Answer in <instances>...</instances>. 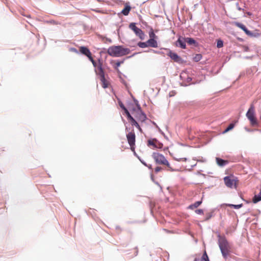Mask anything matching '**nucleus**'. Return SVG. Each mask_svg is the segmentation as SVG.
Masks as SVG:
<instances>
[{
    "label": "nucleus",
    "instance_id": "f257e3e1",
    "mask_svg": "<svg viewBox=\"0 0 261 261\" xmlns=\"http://www.w3.org/2000/svg\"><path fill=\"white\" fill-rule=\"evenodd\" d=\"M107 52L111 56L118 57L128 55L130 50L121 46H113L108 48Z\"/></svg>",
    "mask_w": 261,
    "mask_h": 261
},
{
    "label": "nucleus",
    "instance_id": "f03ea898",
    "mask_svg": "<svg viewBox=\"0 0 261 261\" xmlns=\"http://www.w3.org/2000/svg\"><path fill=\"white\" fill-rule=\"evenodd\" d=\"M219 246L223 256L226 258L230 251V246L227 240L224 238H220L219 240Z\"/></svg>",
    "mask_w": 261,
    "mask_h": 261
},
{
    "label": "nucleus",
    "instance_id": "7ed1b4c3",
    "mask_svg": "<svg viewBox=\"0 0 261 261\" xmlns=\"http://www.w3.org/2000/svg\"><path fill=\"white\" fill-rule=\"evenodd\" d=\"M246 117L250 121V124L252 126L258 125V122L255 116V110L253 105H251L250 106V107L246 113Z\"/></svg>",
    "mask_w": 261,
    "mask_h": 261
},
{
    "label": "nucleus",
    "instance_id": "20e7f679",
    "mask_svg": "<svg viewBox=\"0 0 261 261\" xmlns=\"http://www.w3.org/2000/svg\"><path fill=\"white\" fill-rule=\"evenodd\" d=\"M225 185L230 188H237L238 180L233 176H228L224 178Z\"/></svg>",
    "mask_w": 261,
    "mask_h": 261
},
{
    "label": "nucleus",
    "instance_id": "39448f33",
    "mask_svg": "<svg viewBox=\"0 0 261 261\" xmlns=\"http://www.w3.org/2000/svg\"><path fill=\"white\" fill-rule=\"evenodd\" d=\"M129 28L133 30L135 34L140 38V39L141 40L144 39V33L140 29L136 26L135 23H130L129 25Z\"/></svg>",
    "mask_w": 261,
    "mask_h": 261
},
{
    "label": "nucleus",
    "instance_id": "423d86ee",
    "mask_svg": "<svg viewBox=\"0 0 261 261\" xmlns=\"http://www.w3.org/2000/svg\"><path fill=\"white\" fill-rule=\"evenodd\" d=\"M167 50V55L169 56L173 61L180 63L181 61V58L176 53L172 51L169 49H165Z\"/></svg>",
    "mask_w": 261,
    "mask_h": 261
},
{
    "label": "nucleus",
    "instance_id": "0eeeda50",
    "mask_svg": "<svg viewBox=\"0 0 261 261\" xmlns=\"http://www.w3.org/2000/svg\"><path fill=\"white\" fill-rule=\"evenodd\" d=\"M147 145L155 148H162L163 144L156 139H150L147 141Z\"/></svg>",
    "mask_w": 261,
    "mask_h": 261
},
{
    "label": "nucleus",
    "instance_id": "6e6552de",
    "mask_svg": "<svg viewBox=\"0 0 261 261\" xmlns=\"http://www.w3.org/2000/svg\"><path fill=\"white\" fill-rule=\"evenodd\" d=\"M126 138L131 149L134 148L136 141V136L135 133L134 132H129L126 135Z\"/></svg>",
    "mask_w": 261,
    "mask_h": 261
},
{
    "label": "nucleus",
    "instance_id": "1a4fd4ad",
    "mask_svg": "<svg viewBox=\"0 0 261 261\" xmlns=\"http://www.w3.org/2000/svg\"><path fill=\"white\" fill-rule=\"evenodd\" d=\"M152 156L156 163H168L164 156L161 154L153 153Z\"/></svg>",
    "mask_w": 261,
    "mask_h": 261
},
{
    "label": "nucleus",
    "instance_id": "9d476101",
    "mask_svg": "<svg viewBox=\"0 0 261 261\" xmlns=\"http://www.w3.org/2000/svg\"><path fill=\"white\" fill-rule=\"evenodd\" d=\"M96 74L98 75L100 77L105 75L104 70L102 68V62L100 60H98L97 69H95Z\"/></svg>",
    "mask_w": 261,
    "mask_h": 261
},
{
    "label": "nucleus",
    "instance_id": "9b49d317",
    "mask_svg": "<svg viewBox=\"0 0 261 261\" xmlns=\"http://www.w3.org/2000/svg\"><path fill=\"white\" fill-rule=\"evenodd\" d=\"M234 24L235 25H236L237 27L240 28L241 29H242L243 31H244V32L248 36H253V33L249 31L247 28L242 23H241L240 22H234Z\"/></svg>",
    "mask_w": 261,
    "mask_h": 261
},
{
    "label": "nucleus",
    "instance_id": "f8f14e48",
    "mask_svg": "<svg viewBox=\"0 0 261 261\" xmlns=\"http://www.w3.org/2000/svg\"><path fill=\"white\" fill-rule=\"evenodd\" d=\"M186 38L180 36L176 42V45L180 47L181 48L185 49L186 48Z\"/></svg>",
    "mask_w": 261,
    "mask_h": 261
},
{
    "label": "nucleus",
    "instance_id": "ddd939ff",
    "mask_svg": "<svg viewBox=\"0 0 261 261\" xmlns=\"http://www.w3.org/2000/svg\"><path fill=\"white\" fill-rule=\"evenodd\" d=\"M81 54L87 56L88 59L92 56V54L90 50L85 46H81L79 48Z\"/></svg>",
    "mask_w": 261,
    "mask_h": 261
},
{
    "label": "nucleus",
    "instance_id": "4468645a",
    "mask_svg": "<svg viewBox=\"0 0 261 261\" xmlns=\"http://www.w3.org/2000/svg\"><path fill=\"white\" fill-rule=\"evenodd\" d=\"M147 45L148 47H157L158 43L157 41L154 39H149L147 41Z\"/></svg>",
    "mask_w": 261,
    "mask_h": 261
},
{
    "label": "nucleus",
    "instance_id": "2eb2a0df",
    "mask_svg": "<svg viewBox=\"0 0 261 261\" xmlns=\"http://www.w3.org/2000/svg\"><path fill=\"white\" fill-rule=\"evenodd\" d=\"M137 118H138V119L139 121H140L141 122H144V121H145V120L146 119V116L141 111H140V112L139 113H138Z\"/></svg>",
    "mask_w": 261,
    "mask_h": 261
},
{
    "label": "nucleus",
    "instance_id": "dca6fc26",
    "mask_svg": "<svg viewBox=\"0 0 261 261\" xmlns=\"http://www.w3.org/2000/svg\"><path fill=\"white\" fill-rule=\"evenodd\" d=\"M186 42L189 45H194L195 46H197V43L196 42V41L194 39H193L192 38H189V37L186 38Z\"/></svg>",
    "mask_w": 261,
    "mask_h": 261
},
{
    "label": "nucleus",
    "instance_id": "f3484780",
    "mask_svg": "<svg viewBox=\"0 0 261 261\" xmlns=\"http://www.w3.org/2000/svg\"><path fill=\"white\" fill-rule=\"evenodd\" d=\"M100 80L101 82L102 87L103 88H106L108 87L109 83L105 79V75L103 76L100 77Z\"/></svg>",
    "mask_w": 261,
    "mask_h": 261
},
{
    "label": "nucleus",
    "instance_id": "a211bd4d",
    "mask_svg": "<svg viewBox=\"0 0 261 261\" xmlns=\"http://www.w3.org/2000/svg\"><path fill=\"white\" fill-rule=\"evenodd\" d=\"M194 261H199V259L195 258L194 259ZM200 261H210L208 255L205 251L203 253Z\"/></svg>",
    "mask_w": 261,
    "mask_h": 261
},
{
    "label": "nucleus",
    "instance_id": "6ab92c4d",
    "mask_svg": "<svg viewBox=\"0 0 261 261\" xmlns=\"http://www.w3.org/2000/svg\"><path fill=\"white\" fill-rule=\"evenodd\" d=\"M131 7L128 5H126L125 8L122 10L121 13L124 15H127L130 11Z\"/></svg>",
    "mask_w": 261,
    "mask_h": 261
},
{
    "label": "nucleus",
    "instance_id": "aec40b11",
    "mask_svg": "<svg viewBox=\"0 0 261 261\" xmlns=\"http://www.w3.org/2000/svg\"><path fill=\"white\" fill-rule=\"evenodd\" d=\"M201 203L202 202L200 201H196L193 204L189 205L188 208L189 209L194 210V208L198 207L201 204Z\"/></svg>",
    "mask_w": 261,
    "mask_h": 261
},
{
    "label": "nucleus",
    "instance_id": "412c9836",
    "mask_svg": "<svg viewBox=\"0 0 261 261\" xmlns=\"http://www.w3.org/2000/svg\"><path fill=\"white\" fill-rule=\"evenodd\" d=\"M130 122L132 125H135L140 130V132H142L141 128L134 118L130 120Z\"/></svg>",
    "mask_w": 261,
    "mask_h": 261
},
{
    "label": "nucleus",
    "instance_id": "4be33fe9",
    "mask_svg": "<svg viewBox=\"0 0 261 261\" xmlns=\"http://www.w3.org/2000/svg\"><path fill=\"white\" fill-rule=\"evenodd\" d=\"M260 200H261V195H260L259 194L258 195H255L253 199V202L254 203H256Z\"/></svg>",
    "mask_w": 261,
    "mask_h": 261
},
{
    "label": "nucleus",
    "instance_id": "5701e85b",
    "mask_svg": "<svg viewBox=\"0 0 261 261\" xmlns=\"http://www.w3.org/2000/svg\"><path fill=\"white\" fill-rule=\"evenodd\" d=\"M138 45L140 47H141V48H145V47H148V45H147V42H140L138 43Z\"/></svg>",
    "mask_w": 261,
    "mask_h": 261
},
{
    "label": "nucleus",
    "instance_id": "b1692460",
    "mask_svg": "<svg viewBox=\"0 0 261 261\" xmlns=\"http://www.w3.org/2000/svg\"><path fill=\"white\" fill-rule=\"evenodd\" d=\"M149 36L150 39H155L157 37L155 35V34L154 33L152 29H151V31L149 32Z\"/></svg>",
    "mask_w": 261,
    "mask_h": 261
},
{
    "label": "nucleus",
    "instance_id": "393cba45",
    "mask_svg": "<svg viewBox=\"0 0 261 261\" xmlns=\"http://www.w3.org/2000/svg\"><path fill=\"white\" fill-rule=\"evenodd\" d=\"M125 113L127 115V118L130 121L132 119H133L134 118L130 115V113H129L128 111L127 110V109H125Z\"/></svg>",
    "mask_w": 261,
    "mask_h": 261
},
{
    "label": "nucleus",
    "instance_id": "a878e982",
    "mask_svg": "<svg viewBox=\"0 0 261 261\" xmlns=\"http://www.w3.org/2000/svg\"><path fill=\"white\" fill-rule=\"evenodd\" d=\"M234 126V124L233 123H231L229 125V126L227 127V128L224 130V133H226L231 129H232Z\"/></svg>",
    "mask_w": 261,
    "mask_h": 261
},
{
    "label": "nucleus",
    "instance_id": "bb28decb",
    "mask_svg": "<svg viewBox=\"0 0 261 261\" xmlns=\"http://www.w3.org/2000/svg\"><path fill=\"white\" fill-rule=\"evenodd\" d=\"M223 46V42L221 40H219L217 42V46L218 48H221Z\"/></svg>",
    "mask_w": 261,
    "mask_h": 261
},
{
    "label": "nucleus",
    "instance_id": "cd10ccee",
    "mask_svg": "<svg viewBox=\"0 0 261 261\" xmlns=\"http://www.w3.org/2000/svg\"><path fill=\"white\" fill-rule=\"evenodd\" d=\"M216 161L217 163L220 164V163H227V161L222 160L221 159H220L219 158H216Z\"/></svg>",
    "mask_w": 261,
    "mask_h": 261
},
{
    "label": "nucleus",
    "instance_id": "c85d7f7f",
    "mask_svg": "<svg viewBox=\"0 0 261 261\" xmlns=\"http://www.w3.org/2000/svg\"><path fill=\"white\" fill-rule=\"evenodd\" d=\"M138 248L137 247H135L132 249V252L130 253H132L134 256H136L138 254Z\"/></svg>",
    "mask_w": 261,
    "mask_h": 261
},
{
    "label": "nucleus",
    "instance_id": "c756f323",
    "mask_svg": "<svg viewBox=\"0 0 261 261\" xmlns=\"http://www.w3.org/2000/svg\"><path fill=\"white\" fill-rule=\"evenodd\" d=\"M212 216H213V213H212V212L206 214V217H205V221L208 220L210 219H211L212 218Z\"/></svg>",
    "mask_w": 261,
    "mask_h": 261
},
{
    "label": "nucleus",
    "instance_id": "7c9ffc66",
    "mask_svg": "<svg viewBox=\"0 0 261 261\" xmlns=\"http://www.w3.org/2000/svg\"><path fill=\"white\" fill-rule=\"evenodd\" d=\"M89 59L90 60V61L92 62L93 65L94 67H97V65L98 64H97L96 63V62L93 60L92 57L91 56L90 58H89Z\"/></svg>",
    "mask_w": 261,
    "mask_h": 261
},
{
    "label": "nucleus",
    "instance_id": "2f4dec72",
    "mask_svg": "<svg viewBox=\"0 0 261 261\" xmlns=\"http://www.w3.org/2000/svg\"><path fill=\"white\" fill-rule=\"evenodd\" d=\"M165 165H166L165 168H170L171 171H178V170H179L178 169H173L171 167H170V164H165Z\"/></svg>",
    "mask_w": 261,
    "mask_h": 261
},
{
    "label": "nucleus",
    "instance_id": "473e14b6",
    "mask_svg": "<svg viewBox=\"0 0 261 261\" xmlns=\"http://www.w3.org/2000/svg\"><path fill=\"white\" fill-rule=\"evenodd\" d=\"M242 204H238V205H235V204H231V205H230V206L232 207H233L234 208H237V209L240 208L241 207H242Z\"/></svg>",
    "mask_w": 261,
    "mask_h": 261
},
{
    "label": "nucleus",
    "instance_id": "72a5a7b5",
    "mask_svg": "<svg viewBox=\"0 0 261 261\" xmlns=\"http://www.w3.org/2000/svg\"><path fill=\"white\" fill-rule=\"evenodd\" d=\"M162 170H163V168L162 167H157L155 168L154 171L155 173H158V172Z\"/></svg>",
    "mask_w": 261,
    "mask_h": 261
},
{
    "label": "nucleus",
    "instance_id": "f704fd0d",
    "mask_svg": "<svg viewBox=\"0 0 261 261\" xmlns=\"http://www.w3.org/2000/svg\"><path fill=\"white\" fill-rule=\"evenodd\" d=\"M195 212L198 214H203V211L201 209H198V210H196L195 211Z\"/></svg>",
    "mask_w": 261,
    "mask_h": 261
},
{
    "label": "nucleus",
    "instance_id": "c9c22d12",
    "mask_svg": "<svg viewBox=\"0 0 261 261\" xmlns=\"http://www.w3.org/2000/svg\"><path fill=\"white\" fill-rule=\"evenodd\" d=\"M123 62H117L116 63V69L118 70L117 68L120 66V65H121V63H122Z\"/></svg>",
    "mask_w": 261,
    "mask_h": 261
},
{
    "label": "nucleus",
    "instance_id": "e433bc0d",
    "mask_svg": "<svg viewBox=\"0 0 261 261\" xmlns=\"http://www.w3.org/2000/svg\"><path fill=\"white\" fill-rule=\"evenodd\" d=\"M195 59L197 61L200 60V59H201V56L200 55H197L195 57Z\"/></svg>",
    "mask_w": 261,
    "mask_h": 261
},
{
    "label": "nucleus",
    "instance_id": "4c0bfd02",
    "mask_svg": "<svg viewBox=\"0 0 261 261\" xmlns=\"http://www.w3.org/2000/svg\"><path fill=\"white\" fill-rule=\"evenodd\" d=\"M120 107L124 110H125V109H126L125 106L122 103H119Z\"/></svg>",
    "mask_w": 261,
    "mask_h": 261
},
{
    "label": "nucleus",
    "instance_id": "58836bf2",
    "mask_svg": "<svg viewBox=\"0 0 261 261\" xmlns=\"http://www.w3.org/2000/svg\"><path fill=\"white\" fill-rule=\"evenodd\" d=\"M246 14H247L248 16H251V15H252V13H251V12H246Z\"/></svg>",
    "mask_w": 261,
    "mask_h": 261
},
{
    "label": "nucleus",
    "instance_id": "ea45409f",
    "mask_svg": "<svg viewBox=\"0 0 261 261\" xmlns=\"http://www.w3.org/2000/svg\"><path fill=\"white\" fill-rule=\"evenodd\" d=\"M238 9L239 11H241V10H242V8H241L240 7H239V8H238Z\"/></svg>",
    "mask_w": 261,
    "mask_h": 261
},
{
    "label": "nucleus",
    "instance_id": "a19ab883",
    "mask_svg": "<svg viewBox=\"0 0 261 261\" xmlns=\"http://www.w3.org/2000/svg\"><path fill=\"white\" fill-rule=\"evenodd\" d=\"M148 167H149V168H151V165H150V164H149V166H148Z\"/></svg>",
    "mask_w": 261,
    "mask_h": 261
},
{
    "label": "nucleus",
    "instance_id": "79ce46f5",
    "mask_svg": "<svg viewBox=\"0 0 261 261\" xmlns=\"http://www.w3.org/2000/svg\"><path fill=\"white\" fill-rule=\"evenodd\" d=\"M219 165L222 166L223 165H224V164H219Z\"/></svg>",
    "mask_w": 261,
    "mask_h": 261
},
{
    "label": "nucleus",
    "instance_id": "37998d69",
    "mask_svg": "<svg viewBox=\"0 0 261 261\" xmlns=\"http://www.w3.org/2000/svg\"><path fill=\"white\" fill-rule=\"evenodd\" d=\"M259 194L261 195V189H260V192H259Z\"/></svg>",
    "mask_w": 261,
    "mask_h": 261
},
{
    "label": "nucleus",
    "instance_id": "c03bdc74",
    "mask_svg": "<svg viewBox=\"0 0 261 261\" xmlns=\"http://www.w3.org/2000/svg\"><path fill=\"white\" fill-rule=\"evenodd\" d=\"M245 50H247V47H246Z\"/></svg>",
    "mask_w": 261,
    "mask_h": 261
},
{
    "label": "nucleus",
    "instance_id": "a18cd8bd",
    "mask_svg": "<svg viewBox=\"0 0 261 261\" xmlns=\"http://www.w3.org/2000/svg\"><path fill=\"white\" fill-rule=\"evenodd\" d=\"M245 50H247V47H246Z\"/></svg>",
    "mask_w": 261,
    "mask_h": 261
},
{
    "label": "nucleus",
    "instance_id": "49530a36",
    "mask_svg": "<svg viewBox=\"0 0 261 261\" xmlns=\"http://www.w3.org/2000/svg\"><path fill=\"white\" fill-rule=\"evenodd\" d=\"M201 162H204L205 161L204 160H202V161H200Z\"/></svg>",
    "mask_w": 261,
    "mask_h": 261
}]
</instances>
